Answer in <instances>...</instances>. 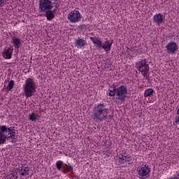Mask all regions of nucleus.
I'll return each mask as SVG.
<instances>
[{"label":"nucleus","mask_w":179,"mask_h":179,"mask_svg":"<svg viewBox=\"0 0 179 179\" xmlns=\"http://www.w3.org/2000/svg\"><path fill=\"white\" fill-rule=\"evenodd\" d=\"M108 113H110V109L104 103H99L93 109L92 118L96 122H101L106 121V120H111L113 116L108 115Z\"/></svg>","instance_id":"f257e3e1"},{"label":"nucleus","mask_w":179,"mask_h":179,"mask_svg":"<svg viewBox=\"0 0 179 179\" xmlns=\"http://www.w3.org/2000/svg\"><path fill=\"white\" fill-rule=\"evenodd\" d=\"M23 89L26 97L29 98L33 96V94L36 93L37 85H36V82L33 78H29L26 79Z\"/></svg>","instance_id":"f03ea898"},{"label":"nucleus","mask_w":179,"mask_h":179,"mask_svg":"<svg viewBox=\"0 0 179 179\" xmlns=\"http://www.w3.org/2000/svg\"><path fill=\"white\" fill-rule=\"evenodd\" d=\"M1 131L2 132H8L6 136L7 139H12V142H16V139H17V136H16V132H15V127H7L6 125L0 126Z\"/></svg>","instance_id":"7ed1b4c3"},{"label":"nucleus","mask_w":179,"mask_h":179,"mask_svg":"<svg viewBox=\"0 0 179 179\" xmlns=\"http://www.w3.org/2000/svg\"><path fill=\"white\" fill-rule=\"evenodd\" d=\"M137 69L139 72H141L144 78H148V76H149V64H148L146 59L138 62L137 64Z\"/></svg>","instance_id":"20e7f679"},{"label":"nucleus","mask_w":179,"mask_h":179,"mask_svg":"<svg viewBox=\"0 0 179 179\" xmlns=\"http://www.w3.org/2000/svg\"><path fill=\"white\" fill-rule=\"evenodd\" d=\"M52 2L50 0H39V12L43 13L52 9Z\"/></svg>","instance_id":"39448f33"},{"label":"nucleus","mask_w":179,"mask_h":179,"mask_svg":"<svg viewBox=\"0 0 179 179\" xmlns=\"http://www.w3.org/2000/svg\"><path fill=\"white\" fill-rule=\"evenodd\" d=\"M137 174L139 176L140 178H147L150 176V168L148 165H142L137 168Z\"/></svg>","instance_id":"423d86ee"},{"label":"nucleus","mask_w":179,"mask_h":179,"mask_svg":"<svg viewBox=\"0 0 179 179\" xmlns=\"http://www.w3.org/2000/svg\"><path fill=\"white\" fill-rule=\"evenodd\" d=\"M127 94H128V90L127 87L124 85H121L116 89V96L118 97L117 100H121V101H124Z\"/></svg>","instance_id":"0eeeda50"},{"label":"nucleus","mask_w":179,"mask_h":179,"mask_svg":"<svg viewBox=\"0 0 179 179\" xmlns=\"http://www.w3.org/2000/svg\"><path fill=\"white\" fill-rule=\"evenodd\" d=\"M68 19L71 23H76L82 19L79 10H73L68 15Z\"/></svg>","instance_id":"6e6552de"},{"label":"nucleus","mask_w":179,"mask_h":179,"mask_svg":"<svg viewBox=\"0 0 179 179\" xmlns=\"http://www.w3.org/2000/svg\"><path fill=\"white\" fill-rule=\"evenodd\" d=\"M165 48L167 54L174 55L178 50V44L176 42H170L166 45Z\"/></svg>","instance_id":"1a4fd4ad"},{"label":"nucleus","mask_w":179,"mask_h":179,"mask_svg":"<svg viewBox=\"0 0 179 179\" xmlns=\"http://www.w3.org/2000/svg\"><path fill=\"white\" fill-rule=\"evenodd\" d=\"M12 52H13V49L12 48H5L2 52V57L5 59H10L12 58Z\"/></svg>","instance_id":"9d476101"},{"label":"nucleus","mask_w":179,"mask_h":179,"mask_svg":"<svg viewBox=\"0 0 179 179\" xmlns=\"http://www.w3.org/2000/svg\"><path fill=\"white\" fill-rule=\"evenodd\" d=\"M75 44L77 48H83V47L87 45V43L86 42V41L80 38L75 40Z\"/></svg>","instance_id":"9b49d317"},{"label":"nucleus","mask_w":179,"mask_h":179,"mask_svg":"<svg viewBox=\"0 0 179 179\" xmlns=\"http://www.w3.org/2000/svg\"><path fill=\"white\" fill-rule=\"evenodd\" d=\"M153 20L157 24H162V23L164 22V19L163 18V15L162 13L155 15Z\"/></svg>","instance_id":"f8f14e48"},{"label":"nucleus","mask_w":179,"mask_h":179,"mask_svg":"<svg viewBox=\"0 0 179 179\" xmlns=\"http://www.w3.org/2000/svg\"><path fill=\"white\" fill-rule=\"evenodd\" d=\"M91 41L94 43L96 48H103V42L96 37H90Z\"/></svg>","instance_id":"ddd939ff"},{"label":"nucleus","mask_w":179,"mask_h":179,"mask_svg":"<svg viewBox=\"0 0 179 179\" xmlns=\"http://www.w3.org/2000/svg\"><path fill=\"white\" fill-rule=\"evenodd\" d=\"M29 171H30V168L28 166H22L19 168V173L22 176H29Z\"/></svg>","instance_id":"4468645a"},{"label":"nucleus","mask_w":179,"mask_h":179,"mask_svg":"<svg viewBox=\"0 0 179 179\" xmlns=\"http://www.w3.org/2000/svg\"><path fill=\"white\" fill-rule=\"evenodd\" d=\"M45 13V16L48 20L51 21L54 17H55V15L54 14V12L51 10H47L46 11H44Z\"/></svg>","instance_id":"2eb2a0df"},{"label":"nucleus","mask_w":179,"mask_h":179,"mask_svg":"<svg viewBox=\"0 0 179 179\" xmlns=\"http://www.w3.org/2000/svg\"><path fill=\"white\" fill-rule=\"evenodd\" d=\"M113 43H114V40L106 41L105 44L102 45V48L103 50H108V51H110V50H111V45H113Z\"/></svg>","instance_id":"dca6fc26"},{"label":"nucleus","mask_w":179,"mask_h":179,"mask_svg":"<svg viewBox=\"0 0 179 179\" xmlns=\"http://www.w3.org/2000/svg\"><path fill=\"white\" fill-rule=\"evenodd\" d=\"M12 43L15 48H20V45H22V41L19 38H13Z\"/></svg>","instance_id":"f3484780"},{"label":"nucleus","mask_w":179,"mask_h":179,"mask_svg":"<svg viewBox=\"0 0 179 179\" xmlns=\"http://www.w3.org/2000/svg\"><path fill=\"white\" fill-rule=\"evenodd\" d=\"M109 94L108 96L110 97H113V96H115L117 94V89L115 88V85H113L112 87H110L109 88Z\"/></svg>","instance_id":"a211bd4d"},{"label":"nucleus","mask_w":179,"mask_h":179,"mask_svg":"<svg viewBox=\"0 0 179 179\" xmlns=\"http://www.w3.org/2000/svg\"><path fill=\"white\" fill-rule=\"evenodd\" d=\"M155 93V90L152 88L147 89L144 92V97H150Z\"/></svg>","instance_id":"6ab92c4d"},{"label":"nucleus","mask_w":179,"mask_h":179,"mask_svg":"<svg viewBox=\"0 0 179 179\" xmlns=\"http://www.w3.org/2000/svg\"><path fill=\"white\" fill-rule=\"evenodd\" d=\"M115 160L118 162V163H125V160H124V155L120 154L115 157Z\"/></svg>","instance_id":"aec40b11"},{"label":"nucleus","mask_w":179,"mask_h":179,"mask_svg":"<svg viewBox=\"0 0 179 179\" xmlns=\"http://www.w3.org/2000/svg\"><path fill=\"white\" fill-rule=\"evenodd\" d=\"M13 86H15V81L11 80L7 86V90H12L13 89Z\"/></svg>","instance_id":"412c9836"},{"label":"nucleus","mask_w":179,"mask_h":179,"mask_svg":"<svg viewBox=\"0 0 179 179\" xmlns=\"http://www.w3.org/2000/svg\"><path fill=\"white\" fill-rule=\"evenodd\" d=\"M62 166H64V162L62 161H57L56 162V167L57 170H61L62 169Z\"/></svg>","instance_id":"4be33fe9"},{"label":"nucleus","mask_w":179,"mask_h":179,"mask_svg":"<svg viewBox=\"0 0 179 179\" xmlns=\"http://www.w3.org/2000/svg\"><path fill=\"white\" fill-rule=\"evenodd\" d=\"M29 118L31 121H36L37 120V116H36V114H34V113L29 114Z\"/></svg>","instance_id":"5701e85b"},{"label":"nucleus","mask_w":179,"mask_h":179,"mask_svg":"<svg viewBox=\"0 0 179 179\" xmlns=\"http://www.w3.org/2000/svg\"><path fill=\"white\" fill-rule=\"evenodd\" d=\"M123 157H124V163H125V162H131V156H129V155H128V154L124 155Z\"/></svg>","instance_id":"b1692460"},{"label":"nucleus","mask_w":179,"mask_h":179,"mask_svg":"<svg viewBox=\"0 0 179 179\" xmlns=\"http://www.w3.org/2000/svg\"><path fill=\"white\" fill-rule=\"evenodd\" d=\"M64 166L67 169V171H70L71 173H73V166H71V164H64Z\"/></svg>","instance_id":"393cba45"},{"label":"nucleus","mask_w":179,"mask_h":179,"mask_svg":"<svg viewBox=\"0 0 179 179\" xmlns=\"http://www.w3.org/2000/svg\"><path fill=\"white\" fill-rule=\"evenodd\" d=\"M105 66H106V68H111V65H113V62H107L105 64Z\"/></svg>","instance_id":"a878e982"},{"label":"nucleus","mask_w":179,"mask_h":179,"mask_svg":"<svg viewBox=\"0 0 179 179\" xmlns=\"http://www.w3.org/2000/svg\"><path fill=\"white\" fill-rule=\"evenodd\" d=\"M53 5H55V8H56V9H58V8H59V3H58V0H55V2L53 3Z\"/></svg>","instance_id":"bb28decb"},{"label":"nucleus","mask_w":179,"mask_h":179,"mask_svg":"<svg viewBox=\"0 0 179 179\" xmlns=\"http://www.w3.org/2000/svg\"><path fill=\"white\" fill-rule=\"evenodd\" d=\"M62 169H63V170L62 171V173H63L64 174H67V173H69L68 171L67 168H66L65 166H63Z\"/></svg>","instance_id":"cd10ccee"},{"label":"nucleus","mask_w":179,"mask_h":179,"mask_svg":"<svg viewBox=\"0 0 179 179\" xmlns=\"http://www.w3.org/2000/svg\"><path fill=\"white\" fill-rule=\"evenodd\" d=\"M5 3L4 0H0V6H3V4Z\"/></svg>","instance_id":"c85d7f7f"},{"label":"nucleus","mask_w":179,"mask_h":179,"mask_svg":"<svg viewBox=\"0 0 179 179\" xmlns=\"http://www.w3.org/2000/svg\"><path fill=\"white\" fill-rule=\"evenodd\" d=\"M169 179H179V175H176L173 178H171Z\"/></svg>","instance_id":"c756f323"},{"label":"nucleus","mask_w":179,"mask_h":179,"mask_svg":"<svg viewBox=\"0 0 179 179\" xmlns=\"http://www.w3.org/2000/svg\"><path fill=\"white\" fill-rule=\"evenodd\" d=\"M57 9L58 8H55V9H54L52 12H53V13H55V12H57Z\"/></svg>","instance_id":"7c9ffc66"},{"label":"nucleus","mask_w":179,"mask_h":179,"mask_svg":"<svg viewBox=\"0 0 179 179\" xmlns=\"http://www.w3.org/2000/svg\"><path fill=\"white\" fill-rule=\"evenodd\" d=\"M9 179H15V176H12Z\"/></svg>","instance_id":"2f4dec72"},{"label":"nucleus","mask_w":179,"mask_h":179,"mask_svg":"<svg viewBox=\"0 0 179 179\" xmlns=\"http://www.w3.org/2000/svg\"><path fill=\"white\" fill-rule=\"evenodd\" d=\"M82 27H85V25H82Z\"/></svg>","instance_id":"473e14b6"},{"label":"nucleus","mask_w":179,"mask_h":179,"mask_svg":"<svg viewBox=\"0 0 179 179\" xmlns=\"http://www.w3.org/2000/svg\"><path fill=\"white\" fill-rule=\"evenodd\" d=\"M107 156H110V155H108Z\"/></svg>","instance_id":"72a5a7b5"}]
</instances>
